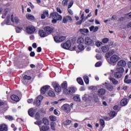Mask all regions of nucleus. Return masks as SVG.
<instances>
[{
    "instance_id": "1",
    "label": "nucleus",
    "mask_w": 131,
    "mask_h": 131,
    "mask_svg": "<svg viewBox=\"0 0 131 131\" xmlns=\"http://www.w3.org/2000/svg\"><path fill=\"white\" fill-rule=\"evenodd\" d=\"M119 60H120V57L116 54H114L110 57L109 63L110 64H116Z\"/></svg>"
},
{
    "instance_id": "2",
    "label": "nucleus",
    "mask_w": 131,
    "mask_h": 131,
    "mask_svg": "<svg viewBox=\"0 0 131 131\" xmlns=\"http://www.w3.org/2000/svg\"><path fill=\"white\" fill-rule=\"evenodd\" d=\"M43 30L49 35V34H51V33H53V32H54V30H55V28L52 26H47L43 28Z\"/></svg>"
},
{
    "instance_id": "3",
    "label": "nucleus",
    "mask_w": 131,
    "mask_h": 131,
    "mask_svg": "<svg viewBox=\"0 0 131 131\" xmlns=\"http://www.w3.org/2000/svg\"><path fill=\"white\" fill-rule=\"evenodd\" d=\"M50 18L52 19H57V20H62V16L58 14L57 12H53L50 14Z\"/></svg>"
},
{
    "instance_id": "4",
    "label": "nucleus",
    "mask_w": 131,
    "mask_h": 131,
    "mask_svg": "<svg viewBox=\"0 0 131 131\" xmlns=\"http://www.w3.org/2000/svg\"><path fill=\"white\" fill-rule=\"evenodd\" d=\"M52 86L54 88L55 92H56V93H60V92L62 91V89L61 88V86H60V85H59V83H57L56 82H53Z\"/></svg>"
},
{
    "instance_id": "5",
    "label": "nucleus",
    "mask_w": 131,
    "mask_h": 131,
    "mask_svg": "<svg viewBox=\"0 0 131 131\" xmlns=\"http://www.w3.org/2000/svg\"><path fill=\"white\" fill-rule=\"evenodd\" d=\"M54 38L55 42H62V41H64V40L66 39V37L63 36H60L59 37L55 36Z\"/></svg>"
},
{
    "instance_id": "6",
    "label": "nucleus",
    "mask_w": 131,
    "mask_h": 131,
    "mask_svg": "<svg viewBox=\"0 0 131 131\" xmlns=\"http://www.w3.org/2000/svg\"><path fill=\"white\" fill-rule=\"evenodd\" d=\"M84 43L86 46H91L92 45H94V41L91 37H86L84 39Z\"/></svg>"
},
{
    "instance_id": "7",
    "label": "nucleus",
    "mask_w": 131,
    "mask_h": 131,
    "mask_svg": "<svg viewBox=\"0 0 131 131\" xmlns=\"http://www.w3.org/2000/svg\"><path fill=\"white\" fill-rule=\"evenodd\" d=\"M61 109L62 110H63L64 112H66V113H70V111H71V110L70 109V105L68 104L62 105L61 106Z\"/></svg>"
},
{
    "instance_id": "8",
    "label": "nucleus",
    "mask_w": 131,
    "mask_h": 131,
    "mask_svg": "<svg viewBox=\"0 0 131 131\" xmlns=\"http://www.w3.org/2000/svg\"><path fill=\"white\" fill-rule=\"evenodd\" d=\"M43 99V97L41 95H39L37 97L36 101L34 102V105H36L38 107L40 105V102Z\"/></svg>"
},
{
    "instance_id": "9",
    "label": "nucleus",
    "mask_w": 131,
    "mask_h": 131,
    "mask_svg": "<svg viewBox=\"0 0 131 131\" xmlns=\"http://www.w3.org/2000/svg\"><path fill=\"white\" fill-rule=\"evenodd\" d=\"M62 47L66 50H69L71 48V42L70 40H68L66 43L62 45Z\"/></svg>"
},
{
    "instance_id": "10",
    "label": "nucleus",
    "mask_w": 131,
    "mask_h": 131,
    "mask_svg": "<svg viewBox=\"0 0 131 131\" xmlns=\"http://www.w3.org/2000/svg\"><path fill=\"white\" fill-rule=\"evenodd\" d=\"M27 33L29 34H32L35 31V28L32 26H28L26 28Z\"/></svg>"
},
{
    "instance_id": "11",
    "label": "nucleus",
    "mask_w": 131,
    "mask_h": 131,
    "mask_svg": "<svg viewBox=\"0 0 131 131\" xmlns=\"http://www.w3.org/2000/svg\"><path fill=\"white\" fill-rule=\"evenodd\" d=\"M51 87L49 85H45L41 88V94L42 95H45L49 90H50Z\"/></svg>"
},
{
    "instance_id": "12",
    "label": "nucleus",
    "mask_w": 131,
    "mask_h": 131,
    "mask_svg": "<svg viewBox=\"0 0 131 131\" xmlns=\"http://www.w3.org/2000/svg\"><path fill=\"white\" fill-rule=\"evenodd\" d=\"M118 67H125L126 66V62L124 60H120L117 64Z\"/></svg>"
},
{
    "instance_id": "13",
    "label": "nucleus",
    "mask_w": 131,
    "mask_h": 131,
    "mask_svg": "<svg viewBox=\"0 0 131 131\" xmlns=\"http://www.w3.org/2000/svg\"><path fill=\"white\" fill-rule=\"evenodd\" d=\"M35 112H36V109L31 108L28 111V114L31 117H33L35 114Z\"/></svg>"
},
{
    "instance_id": "14",
    "label": "nucleus",
    "mask_w": 131,
    "mask_h": 131,
    "mask_svg": "<svg viewBox=\"0 0 131 131\" xmlns=\"http://www.w3.org/2000/svg\"><path fill=\"white\" fill-rule=\"evenodd\" d=\"M30 79H31V77L30 76L25 75L22 79V82L25 84H26L27 81L30 80Z\"/></svg>"
},
{
    "instance_id": "15",
    "label": "nucleus",
    "mask_w": 131,
    "mask_h": 131,
    "mask_svg": "<svg viewBox=\"0 0 131 131\" xmlns=\"http://www.w3.org/2000/svg\"><path fill=\"white\" fill-rule=\"evenodd\" d=\"M103 85H104L105 86L106 89L108 90V91H113V86L111 85V84H108L107 82H105L104 83L102 84Z\"/></svg>"
},
{
    "instance_id": "16",
    "label": "nucleus",
    "mask_w": 131,
    "mask_h": 131,
    "mask_svg": "<svg viewBox=\"0 0 131 131\" xmlns=\"http://www.w3.org/2000/svg\"><path fill=\"white\" fill-rule=\"evenodd\" d=\"M105 93H106V90H105L104 89L101 88L98 91L97 94L98 96L101 97V96H104Z\"/></svg>"
},
{
    "instance_id": "17",
    "label": "nucleus",
    "mask_w": 131,
    "mask_h": 131,
    "mask_svg": "<svg viewBox=\"0 0 131 131\" xmlns=\"http://www.w3.org/2000/svg\"><path fill=\"white\" fill-rule=\"evenodd\" d=\"M39 35L41 37H46V36H48V33L47 32H45V31L42 30H40L39 31Z\"/></svg>"
},
{
    "instance_id": "18",
    "label": "nucleus",
    "mask_w": 131,
    "mask_h": 131,
    "mask_svg": "<svg viewBox=\"0 0 131 131\" xmlns=\"http://www.w3.org/2000/svg\"><path fill=\"white\" fill-rule=\"evenodd\" d=\"M0 131H8V126L5 124L0 125Z\"/></svg>"
},
{
    "instance_id": "19",
    "label": "nucleus",
    "mask_w": 131,
    "mask_h": 131,
    "mask_svg": "<svg viewBox=\"0 0 131 131\" xmlns=\"http://www.w3.org/2000/svg\"><path fill=\"white\" fill-rule=\"evenodd\" d=\"M72 21V18H71V16L69 15H67L63 17V23H67L68 21Z\"/></svg>"
},
{
    "instance_id": "20",
    "label": "nucleus",
    "mask_w": 131,
    "mask_h": 131,
    "mask_svg": "<svg viewBox=\"0 0 131 131\" xmlns=\"http://www.w3.org/2000/svg\"><path fill=\"white\" fill-rule=\"evenodd\" d=\"M90 31H93V32H97L99 30V27L92 26L90 27Z\"/></svg>"
},
{
    "instance_id": "21",
    "label": "nucleus",
    "mask_w": 131,
    "mask_h": 131,
    "mask_svg": "<svg viewBox=\"0 0 131 131\" xmlns=\"http://www.w3.org/2000/svg\"><path fill=\"white\" fill-rule=\"evenodd\" d=\"M26 17L28 20H35V17H34V16L29 13H27L26 15Z\"/></svg>"
},
{
    "instance_id": "22",
    "label": "nucleus",
    "mask_w": 131,
    "mask_h": 131,
    "mask_svg": "<svg viewBox=\"0 0 131 131\" xmlns=\"http://www.w3.org/2000/svg\"><path fill=\"white\" fill-rule=\"evenodd\" d=\"M79 31L81 32L82 34H84V35H86L89 33V30L88 29H80Z\"/></svg>"
},
{
    "instance_id": "23",
    "label": "nucleus",
    "mask_w": 131,
    "mask_h": 131,
    "mask_svg": "<svg viewBox=\"0 0 131 131\" xmlns=\"http://www.w3.org/2000/svg\"><path fill=\"white\" fill-rule=\"evenodd\" d=\"M77 43L79 45H83L84 43V39L82 37H79L77 39Z\"/></svg>"
},
{
    "instance_id": "24",
    "label": "nucleus",
    "mask_w": 131,
    "mask_h": 131,
    "mask_svg": "<svg viewBox=\"0 0 131 131\" xmlns=\"http://www.w3.org/2000/svg\"><path fill=\"white\" fill-rule=\"evenodd\" d=\"M11 99L15 102H19V97L16 95H12L11 96Z\"/></svg>"
},
{
    "instance_id": "25",
    "label": "nucleus",
    "mask_w": 131,
    "mask_h": 131,
    "mask_svg": "<svg viewBox=\"0 0 131 131\" xmlns=\"http://www.w3.org/2000/svg\"><path fill=\"white\" fill-rule=\"evenodd\" d=\"M40 131H47L50 129V127L49 126H42L41 127H39Z\"/></svg>"
},
{
    "instance_id": "26",
    "label": "nucleus",
    "mask_w": 131,
    "mask_h": 131,
    "mask_svg": "<svg viewBox=\"0 0 131 131\" xmlns=\"http://www.w3.org/2000/svg\"><path fill=\"white\" fill-rule=\"evenodd\" d=\"M114 76L116 77V78H121L122 73L118 72H115L114 73Z\"/></svg>"
},
{
    "instance_id": "27",
    "label": "nucleus",
    "mask_w": 131,
    "mask_h": 131,
    "mask_svg": "<svg viewBox=\"0 0 131 131\" xmlns=\"http://www.w3.org/2000/svg\"><path fill=\"white\" fill-rule=\"evenodd\" d=\"M120 104H121V106H125V105H127V99H126V98L123 99L121 101Z\"/></svg>"
},
{
    "instance_id": "28",
    "label": "nucleus",
    "mask_w": 131,
    "mask_h": 131,
    "mask_svg": "<svg viewBox=\"0 0 131 131\" xmlns=\"http://www.w3.org/2000/svg\"><path fill=\"white\" fill-rule=\"evenodd\" d=\"M48 95L50 97H55V92H54V91H53V89H50L49 90V92L48 93Z\"/></svg>"
},
{
    "instance_id": "29",
    "label": "nucleus",
    "mask_w": 131,
    "mask_h": 131,
    "mask_svg": "<svg viewBox=\"0 0 131 131\" xmlns=\"http://www.w3.org/2000/svg\"><path fill=\"white\" fill-rule=\"evenodd\" d=\"M110 80L113 83V84H118V81L114 78L109 77Z\"/></svg>"
},
{
    "instance_id": "30",
    "label": "nucleus",
    "mask_w": 131,
    "mask_h": 131,
    "mask_svg": "<svg viewBox=\"0 0 131 131\" xmlns=\"http://www.w3.org/2000/svg\"><path fill=\"white\" fill-rule=\"evenodd\" d=\"M101 50L103 53H107V52L109 51L110 48H109V47L108 46H103L101 48Z\"/></svg>"
},
{
    "instance_id": "31",
    "label": "nucleus",
    "mask_w": 131,
    "mask_h": 131,
    "mask_svg": "<svg viewBox=\"0 0 131 131\" xmlns=\"http://www.w3.org/2000/svg\"><path fill=\"white\" fill-rule=\"evenodd\" d=\"M84 81L86 83V84H89L90 82V79L89 78V76L85 75L83 76Z\"/></svg>"
},
{
    "instance_id": "32",
    "label": "nucleus",
    "mask_w": 131,
    "mask_h": 131,
    "mask_svg": "<svg viewBox=\"0 0 131 131\" xmlns=\"http://www.w3.org/2000/svg\"><path fill=\"white\" fill-rule=\"evenodd\" d=\"M116 71H118V72H120V73H123L124 72V69L122 68V67H121L120 68H116Z\"/></svg>"
},
{
    "instance_id": "33",
    "label": "nucleus",
    "mask_w": 131,
    "mask_h": 131,
    "mask_svg": "<svg viewBox=\"0 0 131 131\" xmlns=\"http://www.w3.org/2000/svg\"><path fill=\"white\" fill-rule=\"evenodd\" d=\"M77 81L79 83V84H81V85H83V80L81 78H78L77 79Z\"/></svg>"
},
{
    "instance_id": "34",
    "label": "nucleus",
    "mask_w": 131,
    "mask_h": 131,
    "mask_svg": "<svg viewBox=\"0 0 131 131\" xmlns=\"http://www.w3.org/2000/svg\"><path fill=\"white\" fill-rule=\"evenodd\" d=\"M8 12H9V9H6L4 10V12L3 13V16H2V19H5V18L7 15V13H8Z\"/></svg>"
},
{
    "instance_id": "35",
    "label": "nucleus",
    "mask_w": 131,
    "mask_h": 131,
    "mask_svg": "<svg viewBox=\"0 0 131 131\" xmlns=\"http://www.w3.org/2000/svg\"><path fill=\"white\" fill-rule=\"evenodd\" d=\"M56 126V123L54 122H52L51 123V129H52L53 130H55V126Z\"/></svg>"
},
{
    "instance_id": "36",
    "label": "nucleus",
    "mask_w": 131,
    "mask_h": 131,
    "mask_svg": "<svg viewBox=\"0 0 131 131\" xmlns=\"http://www.w3.org/2000/svg\"><path fill=\"white\" fill-rule=\"evenodd\" d=\"M67 81H64L62 84H61V87L62 89H67Z\"/></svg>"
},
{
    "instance_id": "37",
    "label": "nucleus",
    "mask_w": 131,
    "mask_h": 131,
    "mask_svg": "<svg viewBox=\"0 0 131 131\" xmlns=\"http://www.w3.org/2000/svg\"><path fill=\"white\" fill-rule=\"evenodd\" d=\"M74 100L76 101V102H80V97L77 95L75 96L74 97Z\"/></svg>"
},
{
    "instance_id": "38",
    "label": "nucleus",
    "mask_w": 131,
    "mask_h": 131,
    "mask_svg": "<svg viewBox=\"0 0 131 131\" xmlns=\"http://www.w3.org/2000/svg\"><path fill=\"white\" fill-rule=\"evenodd\" d=\"M50 119L51 120V121H57V117L55 116H50L49 117Z\"/></svg>"
},
{
    "instance_id": "39",
    "label": "nucleus",
    "mask_w": 131,
    "mask_h": 131,
    "mask_svg": "<svg viewBox=\"0 0 131 131\" xmlns=\"http://www.w3.org/2000/svg\"><path fill=\"white\" fill-rule=\"evenodd\" d=\"M5 119L9 120V121H12L13 120V117L10 115L5 116Z\"/></svg>"
},
{
    "instance_id": "40",
    "label": "nucleus",
    "mask_w": 131,
    "mask_h": 131,
    "mask_svg": "<svg viewBox=\"0 0 131 131\" xmlns=\"http://www.w3.org/2000/svg\"><path fill=\"white\" fill-rule=\"evenodd\" d=\"M78 49L80 51H83V50H84V46L82 45V44H79L78 46Z\"/></svg>"
},
{
    "instance_id": "41",
    "label": "nucleus",
    "mask_w": 131,
    "mask_h": 131,
    "mask_svg": "<svg viewBox=\"0 0 131 131\" xmlns=\"http://www.w3.org/2000/svg\"><path fill=\"white\" fill-rule=\"evenodd\" d=\"M69 92L70 94H73L74 93H75V90L73 88H69Z\"/></svg>"
},
{
    "instance_id": "42",
    "label": "nucleus",
    "mask_w": 131,
    "mask_h": 131,
    "mask_svg": "<svg viewBox=\"0 0 131 131\" xmlns=\"http://www.w3.org/2000/svg\"><path fill=\"white\" fill-rule=\"evenodd\" d=\"M11 18V15L8 14L7 16V18H6V20H7V21H6V25H9V23H10V19Z\"/></svg>"
},
{
    "instance_id": "43",
    "label": "nucleus",
    "mask_w": 131,
    "mask_h": 131,
    "mask_svg": "<svg viewBox=\"0 0 131 131\" xmlns=\"http://www.w3.org/2000/svg\"><path fill=\"white\" fill-rule=\"evenodd\" d=\"M43 123H44V124H45L46 125H47L48 124H49V120H48V119L44 118L43 119Z\"/></svg>"
},
{
    "instance_id": "44",
    "label": "nucleus",
    "mask_w": 131,
    "mask_h": 131,
    "mask_svg": "<svg viewBox=\"0 0 131 131\" xmlns=\"http://www.w3.org/2000/svg\"><path fill=\"white\" fill-rule=\"evenodd\" d=\"M110 116L111 117H115V116H116V113L114 111L111 112L110 113Z\"/></svg>"
},
{
    "instance_id": "45",
    "label": "nucleus",
    "mask_w": 131,
    "mask_h": 131,
    "mask_svg": "<svg viewBox=\"0 0 131 131\" xmlns=\"http://www.w3.org/2000/svg\"><path fill=\"white\" fill-rule=\"evenodd\" d=\"M68 2H69V0H63L62 2V5L67 6V5H68Z\"/></svg>"
},
{
    "instance_id": "46",
    "label": "nucleus",
    "mask_w": 131,
    "mask_h": 131,
    "mask_svg": "<svg viewBox=\"0 0 131 131\" xmlns=\"http://www.w3.org/2000/svg\"><path fill=\"white\" fill-rule=\"evenodd\" d=\"M14 20H15V22L16 24H19V23H20V22H21L20 19H19V18L17 17H15L14 18Z\"/></svg>"
},
{
    "instance_id": "47",
    "label": "nucleus",
    "mask_w": 131,
    "mask_h": 131,
    "mask_svg": "<svg viewBox=\"0 0 131 131\" xmlns=\"http://www.w3.org/2000/svg\"><path fill=\"white\" fill-rule=\"evenodd\" d=\"M35 119H39L40 118V114H39V113H37L35 116Z\"/></svg>"
},
{
    "instance_id": "48",
    "label": "nucleus",
    "mask_w": 131,
    "mask_h": 131,
    "mask_svg": "<svg viewBox=\"0 0 131 131\" xmlns=\"http://www.w3.org/2000/svg\"><path fill=\"white\" fill-rule=\"evenodd\" d=\"M111 56H112V54L110 52V51L107 52L105 54V57L106 58H109L111 57Z\"/></svg>"
},
{
    "instance_id": "49",
    "label": "nucleus",
    "mask_w": 131,
    "mask_h": 131,
    "mask_svg": "<svg viewBox=\"0 0 131 131\" xmlns=\"http://www.w3.org/2000/svg\"><path fill=\"white\" fill-rule=\"evenodd\" d=\"M100 125H101L102 126H104V125H105V121H104V120L101 119L100 120Z\"/></svg>"
},
{
    "instance_id": "50",
    "label": "nucleus",
    "mask_w": 131,
    "mask_h": 131,
    "mask_svg": "<svg viewBox=\"0 0 131 131\" xmlns=\"http://www.w3.org/2000/svg\"><path fill=\"white\" fill-rule=\"evenodd\" d=\"M15 29H16V31L17 33H20V32H21V31H22V28H21L17 27Z\"/></svg>"
},
{
    "instance_id": "51",
    "label": "nucleus",
    "mask_w": 131,
    "mask_h": 131,
    "mask_svg": "<svg viewBox=\"0 0 131 131\" xmlns=\"http://www.w3.org/2000/svg\"><path fill=\"white\" fill-rule=\"evenodd\" d=\"M102 65V62L101 61H98L95 64V67H100Z\"/></svg>"
},
{
    "instance_id": "52",
    "label": "nucleus",
    "mask_w": 131,
    "mask_h": 131,
    "mask_svg": "<svg viewBox=\"0 0 131 131\" xmlns=\"http://www.w3.org/2000/svg\"><path fill=\"white\" fill-rule=\"evenodd\" d=\"M72 6H73V1H72L69 3V5L68 6V9H70V8L72 7Z\"/></svg>"
},
{
    "instance_id": "53",
    "label": "nucleus",
    "mask_w": 131,
    "mask_h": 131,
    "mask_svg": "<svg viewBox=\"0 0 131 131\" xmlns=\"http://www.w3.org/2000/svg\"><path fill=\"white\" fill-rule=\"evenodd\" d=\"M63 91L65 93V94H67L68 95H69L70 94V92H69V88L68 89H67V88L64 89Z\"/></svg>"
},
{
    "instance_id": "54",
    "label": "nucleus",
    "mask_w": 131,
    "mask_h": 131,
    "mask_svg": "<svg viewBox=\"0 0 131 131\" xmlns=\"http://www.w3.org/2000/svg\"><path fill=\"white\" fill-rule=\"evenodd\" d=\"M108 41H109V39H108L107 38H105L102 39V42L103 43H106L108 42Z\"/></svg>"
},
{
    "instance_id": "55",
    "label": "nucleus",
    "mask_w": 131,
    "mask_h": 131,
    "mask_svg": "<svg viewBox=\"0 0 131 131\" xmlns=\"http://www.w3.org/2000/svg\"><path fill=\"white\" fill-rule=\"evenodd\" d=\"M125 83L129 84L131 83V79L124 80Z\"/></svg>"
},
{
    "instance_id": "56",
    "label": "nucleus",
    "mask_w": 131,
    "mask_h": 131,
    "mask_svg": "<svg viewBox=\"0 0 131 131\" xmlns=\"http://www.w3.org/2000/svg\"><path fill=\"white\" fill-rule=\"evenodd\" d=\"M81 20L83 21V22H84V13H82L80 17Z\"/></svg>"
},
{
    "instance_id": "57",
    "label": "nucleus",
    "mask_w": 131,
    "mask_h": 131,
    "mask_svg": "<svg viewBox=\"0 0 131 131\" xmlns=\"http://www.w3.org/2000/svg\"><path fill=\"white\" fill-rule=\"evenodd\" d=\"M96 45L97 47H100L101 46H102V42L97 41L96 42Z\"/></svg>"
},
{
    "instance_id": "58",
    "label": "nucleus",
    "mask_w": 131,
    "mask_h": 131,
    "mask_svg": "<svg viewBox=\"0 0 131 131\" xmlns=\"http://www.w3.org/2000/svg\"><path fill=\"white\" fill-rule=\"evenodd\" d=\"M125 17L128 18V19H130L131 18V12L125 15Z\"/></svg>"
},
{
    "instance_id": "59",
    "label": "nucleus",
    "mask_w": 131,
    "mask_h": 131,
    "mask_svg": "<svg viewBox=\"0 0 131 131\" xmlns=\"http://www.w3.org/2000/svg\"><path fill=\"white\" fill-rule=\"evenodd\" d=\"M90 17H92V12H90L85 18V20H88V18H90Z\"/></svg>"
},
{
    "instance_id": "60",
    "label": "nucleus",
    "mask_w": 131,
    "mask_h": 131,
    "mask_svg": "<svg viewBox=\"0 0 131 131\" xmlns=\"http://www.w3.org/2000/svg\"><path fill=\"white\" fill-rule=\"evenodd\" d=\"M43 14L47 16V17H49V11H45L43 12Z\"/></svg>"
},
{
    "instance_id": "61",
    "label": "nucleus",
    "mask_w": 131,
    "mask_h": 131,
    "mask_svg": "<svg viewBox=\"0 0 131 131\" xmlns=\"http://www.w3.org/2000/svg\"><path fill=\"white\" fill-rule=\"evenodd\" d=\"M11 20L12 23H15V20H14V15L13 14L11 15Z\"/></svg>"
},
{
    "instance_id": "62",
    "label": "nucleus",
    "mask_w": 131,
    "mask_h": 131,
    "mask_svg": "<svg viewBox=\"0 0 131 131\" xmlns=\"http://www.w3.org/2000/svg\"><path fill=\"white\" fill-rule=\"evenodd\" d=\"M71 123V121L69 120H67L66 121V124H67V125H69V124H70Z\"/></svg>"
},
{
    "instance_id": "63",
    "label": "nucleus",
    "mask_w": 131,
    "mask_h": 131,
    "mask_svg": "<svg viewBox=\"0 0 131 131\" xmlns=\"http://www.w3.org/2000/svg\"><path fill=\"white\" fill-rule=\"evenodd\" d=\"M11 127H12V128H13V130H14V131L17 130V128L16 127H15V124H12Z\"/></svg>"
},
{
    "instance_id": "64",
    "label": "nucleus",
    "mask_w": 131,
    "mask_h": 131,
    "mask_svg": "<svg viewBox=\"0 0 131 131\" xmlns=\"http://www.w3.org/2000/svg\"><path fill=\"white\" fill-rule=\"evenodd\" d=\"M30 56L31 57H34L35 56V53H34V52H31L30 53Z\"/></svg>"
}]
</instances>
